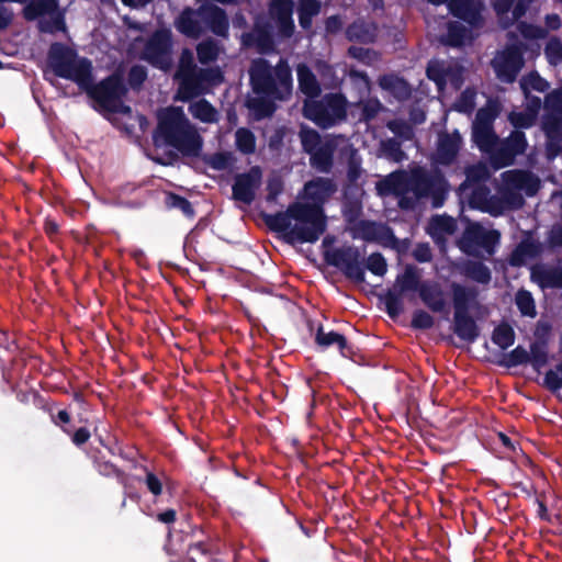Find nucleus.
Returning <instances> with one entry per match:
<instances>
[{"label":"nucleus","mask_w":562,"mask_h":562,"mask_svg":"<svg viewBox=\"0 0 562 562\" xmlns=\"http://www.w3.org/2000/svg\"><path fill=\"white\" fill-rule=\"evenodd\" d=\"M162 142L184 157H198L202 150V138L180 108H168L158 115L154 132L156 145Z\"/></svg>","instance_id":"obj_4"},{"label":"nucleus","mask_w":562,"mask_h":562,"mask_svg":"<svg viewBox=\"0 0 562 562\" xmlns=\"http://www.w3.org/2000/svg\"><path fill=\"white\" fill-rule=\"evenodd\" d=\"M510 124L519 131L520 128H529L533 125L536 117L533 114L526 112H510L508 115Z\"/></svg>","instance_id":"obj_60"},{"label":"nucleus","mask_w":562,"mask_h":562,"mask_svg":"<svg viewBox=\"0 0 562 562\" xmlns=\"http://www.w3.org/2000/svg\"><path fill=\"white\" fill-rule=\"evenodd\" d=\"M267 227L283 235L289 245L314 244L327 229V216L318 205L292 202L284 212L263 214Z\"/></svg>","instance_id":"obj_2"},{"label":"nucleus","mask_w":562,"mask_h":562,"mask_svg":"<svg viewBox=\"0 0 562 562\" xmlns=\"http://www.w3.org/2000/svg\"><path fill=\"white\" fill-rule=\"evenodd\" d=\"M164 204L167 210H179L186 217L190 220L195 216V211L192 203L187 198L175 192L168 191L165 193Z\"/></svg>","instance_id":"obj_39"},{"label":"nucleus","mask_w":562,"mask_h":562,"mask_svg":"<svg viewBox=\"0 0 562 562\" xmlns=\"http://www.w3.org/2000/svg\"><path fill=\"white\" fill-rule=\"evenodd\" d=\"M200 68L196 67L193 60V54L190 49L184 48L180 56L179 67L177 70L176 77H181L182 75L193 72L199 70Z\"/></svg>","instance_id":"obj_64"},{"label":"nucleus","mask_w":562,"mask_h":562,"mask_svg":"<svg viewBox=\"0 0 562 562\" xmlns=\"http://www.w3.org/2000/svg\"><path fill=\"white\" fill-rule=\"evenodd\" d=\"M324 260L328 266L342 272L346 279L356 284L366 282V269L378 277H383L387 271L385 258L380 252L371 254L367 261L356 246H344L324 252Z\"/></svg>","instance_id":"obj_6"},{"label":"nucleus","mask_w":562,"mask_h":562,"mask_svg":"<svg viewBox=\"0 0 562 562\" xmlns=\"http://www.w3.org/2000/svg\"><path fill=\"white\" fill-rule=\"evenodd\" d=\"M461 274L481 284H488L492 279L491 270L482 261L464 260L459 265Z\"/></svg>","instance_id":"obj_30"},{"label":"nucleus","mask_w":562,"mask_h":562,"mask_svg":"<svg viewBox=\"0 0 562 562\" xmlns=\"http://www.w3.org/2000/svg\"><path fill=\"white\" fill-rule=\"evenodd\" d=\"M203 160L212 169L223 171L233 165L234 157L231 151H217L212 155L204 156Z\"/></svg>","instance_id":"obj_50"},{"label":"nucleus","mask_w":562,"mask_h":562,"mask_svg":"<svg viewBox=\"0 0 562 562\" xmlns=\"http://www.w3.org/2000/svg\"><path fill=\"white\" fill-rule=\"evenodd\" d=\"M276 100L266 95H257L247 100V106L254 112L256 120H262L274 113Z\"/></svg>","instance_id":"obj_37"},{"label":"nucleus","mask_w":562,"mask_h":562,"mask_svg":"<svg viewBox=\"0 0 562 562\" xmlns=\"http://www.w3.org/2000/svg\"><path fill=\"white\" fill-rule=\"evenodd\" d=\"M389 177L395 196L403 195L409 191V176L405 171H394Z\"/></svg>","instance_id":"obj_57"},{"label":"nucleus","mask_w":562,"mask_h":562,"mask_svg":"<svg viewBox=\"0 0 562 562\" xmlns=\"http://www.w3.org/2000/svg\"><path fill=\"white\" fill-rule=\"evenodd\" d=\"M147 69L143 65H133L127 72V87L134 91H139L147 80Z\"/></svg>","instance_id":"obj_53"},{"label":"nucleus","mask_w":562,"mask_h":562,"mask_svg":"<svg viewBox=\"0 0 562 562\" xmlns=\"http://www.w3.org/2000/svg\"><path fill=\"white\" fill-rule=\"evenodd\" d=\"M196 57L202 65L214 63L220 56V45L213 38H206L196 45Z\"/></svg>","instance_id":"obj_40"},{"label":"nucleus","mask_w":562,"mask_h":562,"mask_svg":"<svg viewBox=\"0 0 562 562\" xmlns=\"http://www.w3.org/2000/svg\"><path fill=\"white\" fill-rule=\"evenodd\" d=\"M539 252V244L531 239H522L510 252L507 261L512 267H521L527 258H535Z\"/></svg>","instance_id":"obj_31"},{"label":"nucleus","mask_w":562,"mask_h":562,"mask_svg":"<svg viewBox=\"0 0 562 562\" xmlns=\"http://www.w3.org/2000/svg\"><path fill=\"white\" fill-rule=\"evenodd\" d=\"M47 60L55 76L74 81L99 109L110 113L131 112V106L124 103L128 87L121 71L116 70L95 83L92 61L79 57L76 49L59 42L49 46Z\"/></svg>","instance_id":"obj_1"},{"label":"nucleus","mask_w":562,"mask_h":562,"mask_svg":"<svg viewBox=\"0 0 562 562\" xmlns=\"http://www.w3.org/2000/svg\"><path fill=\"white\" fill-rule=\"evenodd\" d=\"M515 303L522 316L532 318L537 315L535 299L529 291L525 289L517 291L515 295Z\"/></svg>","instance_id":"obj_45"},{"label":"nucleus","mask_w":562,"mask_h":562,"mask_svg":"<svg viewBox=\"0 0 562 562\" xmlns=\"http://www.w3.org/2000/svg\"><path fill=\"white\" fill-rule=\"evenodd\" d=\"M453 322L452 330L461 340L473 344L480 337V327L470 311L479 305V291L474 286H465L453 282L451 285Z\"/></svg>","instance_id":"obj_7"},{"label":"nucleus","mask_w":562,"mask_h":562,"mask_svg":"<svg viewBox=\"0 0 562 562\" xmlns=\"http://www.w3.org/2000/svg\"><path fill=\"white\" fill-rule=\"evenodd\" d=\"M527 146L528 143L525 133L521 131H513L505 140H498L491 158L493 167L501 169L512 166L516 156L524 154Z\"/></svg>","instance_id":"obj_14"},{"label":"nucleus","mask_w":562,"mask_h":562,"mask_svg":"<svg viewBox=\"0 0 562 562\" xmlns=\"http://www.w3.org/2000/svg\"><path fill=\"white\" fill-rule=\"evenodd\" d=\"M525 50L526 45L524 43L510 44L494 57L491 64L501 81L513 83L517 79L518 74L525 66Z\"/></svg>","instance_id":"obj_12"},{"label":"nucleus","mask_w":562,"mask_h":562,"mask_svg":"<svg viewBox=\"0 0 562 562\" xmlns=\"http://www.w3.org/2000/svg\"><path fill=\"white\" fill-rule=\"evenodd\" d=\"M303 115L321 128H330L347 117V99L341 93H327L321 100H306Z\"/></svg>","instance_id":"obj_8"},{"label":"nucleus","mask_w":562,"mask_h":562,"mask_svg":"<svg viewBox=\"0 0 562 562\" xmlns=\"http://www.w3.org/2000/svg\"><path fill=\"white\" fill-rule=\"evenodd\" d=\"M529 356V362L535 370L540 371L541 368L547 366L549 361L547 339H537L536 341L531 342Z\"/></svg>","instance_id":"obj_41"},{"label":"nucleus","mask_w":562,"mask_h":562,"mask_svg":"<svg viewBox=\"0 0 562 562\" xmlns=\"http://www.w3.org/2000/svg\"><path fill=\"white\" fill-rule=\"evenodd\" d=\"M435 324L434 317L424 310H416L413 313L411 326L414 329L427 330Z\"/></svg>","instance_id":"obj_61"},{"label":"nucleus","mask_w":562,"mask_h":562,"mask_svg":"<svg viewBox=\"0 0 562 562\" xmlns=\"http://www.w3.org/2000/svg\"><path fill=\"white\" fill-rule=\"evenodd\" d=\"M189 112L203 123H215L218 119L216 109L206 99H200L190 104Z\"/></svg>","instance_id":"obj_38"},{"label":"nucleus","mask_w":562,"mask_h":562,"mask_svg":"<svg viewBox=\"0 0 562 562\" xmlns=\"http://www.w3.org/2000/svg\"><path fill=\"white\" fill-rule=\"evenodd\" d=\"M408 292H417L432 313H448V302L441 285L431 280L423 281L419 269L414 265H406L403 273L396 276L393 289H389L382 297L385 312L392 319L403 313V295Z\"/></svg>","instance_id":"obj_3"},{"label":"nucleus","mask_w":562,"mask_h":562,"mask_svg":"<svg viewBox=\"0 0 562 562\" xmlns=\"http://www.w3.org/2000/svg\"><path fill=\"white\" fill-rule=\"evenodd\" d=\"M464 175L465 179L459 187L461 194H463L472 186L484 184V182L491 176L487 166L482 161L467 166L464 169Z\"/></svg>","instance_id":"obj_32"},{"label":"nucleus","mask_w":562,"mask_h":562,"mask_svg":"<svg viewBox=\"0 0 562 562\" xmlns=\"http://www.w3.org/2000/svg\"><path fill=\"white\" fill-rule=\"evenodd\" d=\"M49 20L38 21L37 27L41 33L54 34L66 30V23L64 14L60 11L49 13Z\"/></svg>","instance_id":"obj_49"},{"label":"nucleus","mask_w":562,"mask_h":562,"mask_svg":"<svg viewBox=\"0 0 562 562\" xmlns=\"http://www.w3.org/2000/svg\"><path fill=\"white\" fill-rule=\"evenodd\" d=\"M468 203L471 209L484 210L488 202L490 189L485 184L472 186Z\"/></svg>","instance_id":"obj_48"},{"label":"nucleus","mask_w":562,"mask_h":562,"mask_svg":"<svg viewBox=\"0 0 562 562\" xmlns=\"http://www.w3.org/2000/svg\"><path fill=\"white\" fill-rule=\"evenodd\" d=\"M515 330L508 323H501L492 333V341L502 350H506L515 342Z\"/></svg>","instance_id":"obj_42"},{"label":"nucleus","mask_w":562,"mask_h":562,"mask_svg":"<svg viewBox=\"0 0 562 562\" xmlns=\"http://www.w3.org/2000/svg\"><path fill=\"white\" fill-rule=\"evenodd\" d=\"M248 72L256 95H266L279 101H284L291 95L292 71L283 59L272 67L266 58H256L251 61Z\"/></svg>","instance_id":"obj_5"},{"label":"nucleus","mask_w":562,"mask_h":562,"mask_svg":"<svg viewBox=\"0 0 562 562\" xmlns=\"http://www.w3.org/2000/svg\"><path fill=\"white\" fill-rule=\"evenodd\" d=\"M379 33L378 24L373 21L358 18L345 30V36L349 42L359 44H372Z\"/></svg>","instance_id":"obj_23"},{"label":"nucleus","mask_w":562,"mask_h":562,"mask_svg":"<svg viewBox=\"0 0 562 562\" xmlns=\"http://www.w3.org/2000/svg\"><path fill=\"white\" fill-rule=\"evenodd\" d=\"M244 43L246 45H250V44L255 43L259 47L260 52H262V53L268 52V50L272 49V47H273L272 37L265 30H259L256 35H254L251 33L245 34Z\"/></svg>","instance_id":"obj_52"},{"label":"nucleus","mask_w":562,"mask_h":562,"mask_svg":"<svg viewBox=\"0 0 562 562\" xmlns=\"http://www.w3.org/2000/svg\"><path fill=\"white\" fill-rule=\"evenodd\" d=\"M261 178L262 171L259 166H254L247 172L236 175L232 187L233 199L251 204L261 183Z\"/></svg>","instance_id":"obj_17"},{"label":"nucleus","mask_w":562,"mask_h":562,"mask_svg":"<svg viewBox=\"0 0 562 562\" xmlns=\"http://www.w3.org/2000/svg\"><path fill=\"white\" fill-rule=\"evenodd\" d=\"M351 235L353 238H361L368 243L374 241L383 245L395 246L398 241L389 225L369 220L358 221L351 228Z\"/></svg>","instance_id":"obj_15"},{"label":"nucleus","mask_w":562,"mask_h":562,"mask_svg":"<svg viewBox=\"0 0 562 562\" xmlns=\"http://www.w3.org/2000/svg\"><path fill=\"white\" fill-rule=\"evenodd\" d=\"M236 148L244 155L254 154L256 150V137L254 133L246 128L240 127L235 133Z\"/></svg>","instance_id":"obj_44"},{"label":"nucleus","mask_w":562,"mask_h":562,"mask_svg":"<svg viewBox=\"0 0 562 562\" xmlns=\"http://www.w3.org/2000/svg\"><path fill=\"white\" fill-rule=\"evenodd\" d=\"M296 76L300 91L307 98L314 99L322 92L321 85L313 70L304 63L296 67Z\"/></svg>","instance_id":"obj_29"},{"label":"nucleus","mask_w":562,"mask_h":562,"mask_svg":"<svg viewBox=\"0 0 562 562\" xmlns=\"http://www.w3.org/2000/svg\"><path fill=\"white\" fill-rule=\"evenodd\" d=\"M544 53L550 64L557 65L562 63V41L552 37L546 45Z\"/></svg>","instance_id":"obj_62"},{"label":"nucleus","mask_w":562,"mask_h":562,"mask_svg":"<svg viewBox=\"0 0 562 562\" xmlns=\"http://www.w3.org/2000/svg\"><path fill=\"white\" fill-rule=\"evenodd\" d=\"M178 32L190 38H199L204 33V23L200 18L199 8H184L175 21Z\"/></svg>","instance_id":"obj_24"},{"label":"nucleus","mask_w":562,"mask_h":562,"mask_svg":"<svg viewBox=\"0 0 562 562\" xmlns=\"http://www.w3.org/2000/svg\"><path fill=\"white\" fill-rule=\"evenodd\" d=\"M49 417L50 422L56 427H59L64 434L71 435V429L68 427L71 422V415L67 409H59L57 413H55L53 408Z\"/></svg>","instance_id":"obj_63"},{"label":"nucleus","mask_w":562,"mask_h":562,"mask_svg":"<svg viewBox=\"0 0 562 562\" xmlns=\"http://www.w3.org/2000/svg\"><path fill=\"white\" fill-rule=\"evenodd\" d=\"M171 34L167 30L156 31L147 41L144 58L155 68L168 71L171 68Z\"/></svg>","instance_id":"obj_13"},{"label":"nucleus","mask_w":562,"mask_h":562,"mask_svg":"<svg viewBox=\"0 0 562 562\" xmlns=\"http://www.w3.org/2000/svg\"><path fill=\"white\" fill-rule=\"evenodd\" d=\"M186 562H223L213 554L211 544L204 541H198L189 546Z\"/></svg>","instance_id":"obj_36"},{"label":"nucleus","mask_w":562,"mask_h":562,"mask_svg":"<svg viewBox=\"0 0 562 562\" xmlns=\"http://www.w3.org/2000/svg\"><path fill=\"white\" fill-rule=\"evenodd\" d=\"M57 9L58 0H31L22 13L26 21H34L44 14L54 13Z\"/></svg>","instance_id":"obj_35"},{"label":"nucleus","mask_w":562,"mask_h":562,"mask_svg":"<svg viewBox=\"0 0 562 562\" xmlns=\"http://www.w3.org/2000/svg\"><path fill=\"white\" fill-rule=\"evenodd\" d=\"M199 13L204 23V30L207 29L217 36H227L229 21L224 9L211 2H203L199 7Z\"/></svg>","instance_id":"obj_20"},{"label":"nucleus","mask_w":562,"mask_h":562,"mask_svg":"<svg viewBox=\"0 0 562 562\" xmlns=\"http://www.w3.org/2000/svg\"><path fill=\"white\" fill-rule=\"evenodd\" d=\"M472 138L477 148L482 153H486L490 155V159L492 158V154L494 153L497 143L498 136L496 135L493 127H473L472 130Z\"/></svg>","instance_id":"obj_34"},{"label":"nucleus","mask_w":562,"mask_h":562,"mask_svg":"<svg viewBox=\"0 0 562 562\" xmlns=\"http://www.w3.org/2000/svg\"><path fill=\"white\" fill-rule=\"evenodd\" d=\"M305 195L313 203L308 205H318L323 209V203L336 191L334 181L329 178H316L305 183Z\"/></svg>","instance_id":"obj_26"},{"label":"nucleus","mask_w":562,"mask_h":562,"mask_svg":"<svg viewBox=\"0 0 562 562\" xmlns=\"http://www.w3.org/2000/svg\"><path fill=\"white\" fill-rule=\"evenodd\" d=\"M463 140L458 130L453 132H441L437 137L436 151L432 160L436 165L449 167L453 165L459 156Z\"/></svg>","instance_id":"obj_16"},{"label":"nucleus","mask_w":562,"mask_h":562,"mask_svg":"<svg viewBox=\"0 0 562 562\" xmlns=\"http://www.w3.org/2000/svg\"><path fill=\"white\" fill-rule=\"evenodd\" d=\"M483 9H484V5L481 0H451V1H449V12L454 18L468 23L471 27L482 26Z\"/></svg>","instance_id":"obj_21"},{"label":"nucleus","mask_w":562,"mask_h":562,"mask_svg":"<svg viewBox=\"0 0 562 562\" xmlns=\"http://www.w3.org/2000/svg\"><path fill=\"white\" fill-rule=\"evenodd\" d=\"M315 344L322 350L336 347L339 353L345 358H350L357 353L356 347L347 338L337 331H325L323 325H319L315 334Z\"/></svg>","instance_id":"obj_22"},{"label":"nucleus","mask_w":562,"mask_h":562,"mask_svg":"<svg viewBox=\"0 0 562 562\" xmlns=\"http://www.w3.org/2000/svg\"><path fill=\"white\" fill-rule=\"evenodd\" d=\"M431 225L434 228V235L437 233L451 235L457 229V223L450 216H436L432 218Z\"/></svg>","instance_id":"obj_59"},{"label":"nucleus","mask_w":562,"mask_h":562,"mask_svg":"<svg viewBox=\"0 0 562 562\" xmlns=\"http://www.w3.org/2000/svg\"><path fill=\"white\" fill-rule=\"evenodd\" d=\"M88 457L91 459L93 468L95 471L104 476V477H115L116 481L123 486L124 494L126 497L132 499H138V494H134L131 491V484L128 482V474L120 469L116 464L106 460L103 456H101L100 450L90 451Z\"/></svg>","instance_id":"obj_19"},{"label":"nucleus","mask_w":562,"mask_h":562,"mask_svg":"<svg viewBox=\"0 0 562 562\" xmlns=\"http://www.w3.org/2000/svg\"><path fill=\"white\" fill-rule=\"evenodd\" d=\"M379 87L391 93L397 101H406L412 97L411 85L395 74H385L378 79Z\"/></svg>","instance_id":"obj_27"},{"label":"nucleus","mask_w":562,"mask_h":562,"mask_svg":"<svg viewBox=\"0 0 562 562\" xmlns=\"http://www.w3.org/2000/svg\"><path fill=\"white\" fill-rule=\"evenodd\" d=\"M361 114L360 119L364 122H370L383 110L382 103L376 98H370L360 103Z\"/></svg>","instance_id":"obj_55"},{"label":"nucleus","mask_w":562,"mask_h":562,"mask_svg":"<svg viewBox=\"0 0 562 562\" xmlns=\"http://www.w3.org/2000/svg\"><path fill=\"white\" fill-rule=\"evenodd\" d=\"M336 145L333 140H325L322 146L312 151L310 156V165L318 172L328 173L334 166V155Z\"/></svg>","instance_id":"obj_28"},{"label":"nucleus","mask_w":562,"mask_h":562,"mask_svg":"<svg viewBox=\"0 0 562 562\" xmlns=\"http://www.w3.org/2000/svg\"><path fill=\"white\" fill-rule=\"evenodd\" d=\"M381 149L386 158L394 162H401L406 158L402 144L395 137L387 138L381 143Z\"/></svg>","instance_id":"obj_51"},{"label":"nucleus","mask_w":562,"mask_h":562,"mask_svg":"<svg viewBox=\"0 0 562 562\" xmlns=\"http://www.w3.org/2000/svg\"><path fill=\"white\" fill-rule=\"evenodd\" d=\"M270 13L276 19H290L293 12V0H271Z\"/></svg>","instance_id":"obj_58"},{"label":"nucleus","mask_w":562,"mask_h":562,"mask_svg":"<svg viewBox=\"0 0 562 562\" xmlns=\"http://www.w3.org/2000/svg\"><path fill=\"white\" fill-rule=\"evenodd\" d=\"M520 88L525 95H528L530 90L538 92H544L549 88V83L543 79L537 71H531L527 76H524L520 80Z\"/></svg>","instance_id":"obj_46"},{"label":"nucleus","mask_w":562,"mask_h":562,"mask_svg":"<svg viewBox=\"0 0 562 562\" xmlns=\"http://www.w3.org/2000/svg\"><path fill=\"white\" fill-rule=\"evenodd\" d=\"M342 216L349 225H355L362 214V205L358 200H349L342 204Z\"/></svg>","instance_id":"obj_56"},{"label":"nucleus","mask_w":562,"mask_h":562,"mask_svg":"<svg viewBox=\"0 0 562 562\" xmlns=\"http://www.w3.org/2000/svg\"><path fill=\"white\" fill-rule=\"evenodd\" d=\"M470 37V30L458 21L447 23V33L440 37V42L449 47H462Z\"/></svg>","instance_id":"obj_33"},{"label":"nucleus","mask_w":562,"mask_h":562,"mask_svg":"<svg viewBox=\"0 0 562 562\" xmlns=\"http://www.w3.org/2000/svg\"><path fill=\"white\" fill-rule=\"evenodd\" d=\"M409 190L414 192L416 198H430L431 205L438 209L447 200L449 182L439 170L429 173L423 168H417L411 172Z\"/></svg>","instance_id":"obj_9"},{"label":"nucleus","mask_w":562,"mask_h":562,"mask_svg":"<svg viewBox=\"0 0 562 562\" xmlns=\"http://www.w3.org/2000/svg\"><path fill=\"white\" fill-rule=\"evenodd\" d=\"M530 279L542 290L562 289V266L535 265L530 269Z\"/></svg>","instance_id":"obj_25"},{"label":"nucleus","mask_w":562,"mask_h":562,"mask_svg":"<svg viewBox=\"0 0 562 562\" xmlns=\"http://www.w3.org/2000/svg\"><path fill=\"white\" fill-rule=\"evenodd\" d=\"M177 79H179V100L188 102L204 94L209 86L221 83L224 76L217 67L200 68L196 71L182 75Z\"/></svg>","instance_id":"obj_10"},{"label":"nucleus","mask_w":562,"mask_h":562,"mask_svg":"<svg viewBox=\"0 0 562 562\" xmlns=\"http://www.w3.org/2000/svg\"><path fill=\"white\" fill-rule=\"evenodd\" d=\"M142 469L145 472L144 477H137L138 482H143L147 488V491L154 496L158 497L162 494L164 490V479L166 474L164 472L160 475L150 471L147 467L142 465Z\"/></svg>","instance_id":"obj_43"},{"label":"nucleus","mask_w":562,"mask_h":562,"mask_svg":"<svg viewBox=\"0 0 562 562\" xmlns=\"http://www.w3.org/2000/svg\"><path fill=\"white\" fill-rule=\"evenodd\" d=\"M300 139L302 144L303 151L310 155L312 151L322 146L324 142L322 140L321 134L310 127H302L300 131Z\"/></svg>","instance_id":"obj_47"},{"label":"nucleus","mask_w":562,"mask_h":562,"mask_svg":"<svg viewBox=\"0 0 562 562\" xmlns=\"http://www.w3.org/2000/svg\"><path fill=\"white\" fill-rule=\"evenodd\" d=\"M529 360V352L522 346H517L510 352L505 355L503 364L507 368H513L521 364H527Z\"/></svg>","instance_id":"obj_54"},{"label":"nucleus","mask_w":562,"mask_h":562,"mask_svg":"<svg viewBox=\"0 0 562 562\" xmlns=\"http://www.w3.org/2000/svg\"><path fill=\"white\" fill-rule=\"evenodd\" d=\"M499 237L495 229L487 231L479 223H470L458 240V247L463 254L472 257H479L480 249L493 255Z\"/></svg>","instance_id":"obj_11"},{"label":"nucleus","mask_w":562,"mask_h":562,"mask_svg":"<svg viewBox=\"0 0 562 562\" xmlns=\"http://www.w3.org/2000/svg\"><path fill=\"white\" fill-rule=\"evenodd\" d=\"M541 128L546 136V157L553 160L562 154V114H544Z\"/></svg>","instance_id":"obj_18"}]
</instances>
